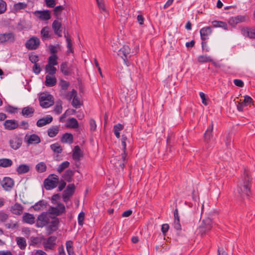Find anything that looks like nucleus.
I'll return each instance as SVG.
<instances>
[{
  "mask_svg": "<svg viewBox=\"0 0 255 255\" xmlns=\"http://www.w3.org/2000/svg\"><path fill=\"white\" fill-rule=\"evenodd\" d=\"M252 178L247 172L244 173L242 181L238 186V191L241 195L249 196L251 191Z\"/></svg>",
  "mask_w": 255,
  "mask_h": 255,
  "instance_id": "1",
  "label": "nucleus"
},
{
  "mask_svg": "<svg viewBox=\"0 0 255 255\" xmlns=\"http://www.w3.org/2000/svg\"><path fill=\"white\" fill-rule=\"evenodd\" d=\"M59 182V178L56 174H50L44 180V187L47 190H52L57 187Z\"/></svg>",
  "mask_w": 255,
  "mask_h": 255,
  "instance_id": "2",
  "label": "nucleus"
},
{
  "mask_svg": "<svg viewBox=\"0 0 255 255\" xmlns=\"http://www.w3.org/2000/svg\"><path fill=\"white\" fill-rule=\"evenodd\" d=\"M39 101L40 106L44 108H47L52 106L54 104L53 97L47 93H41L39 97Z\"/></svg>",
  "mask_w": 255,
  "mask_h": 255,
  "instance_id": "3",
  "label": "nucleus"
},
{
  "mask_svg": "<svg viewBox=\"0 0 255 255\" xmlns=\"http://www.w3.org/2000/svg\"><path fill=\"white\" fill-rule=\"evenodd\" d=\"M212 228V221L211 219L207 218L202 220L198 230L201 236H204L209 233Z\"/></svg>",
  "mask_w": 255,
  "mask_h": 255,
  "instance_id": "4",
  "label": "nucleus"
},
{
  "mask_svg": "<svg viewBox=\"0 0 255 255\" xmlns=\"http://www.w3.org/2000/svg\"><path fill=\"white\" fill-rule=\"evenodd\" d=\"M33 14L42 21H47L51 18V13L49 10H36L33 12Z\"/></svg>",
  "mask_w": 255,
  "mask_h": 255,
  "instance_id": "5",
  "label": "nucleus"
},
{
  "mask_svg": "<svg viewBox=\"0 0 255 255\" xmlns=\"http://www.w3.org/2000/svg\"><path fill=\"white\" fill-rule=\"evenodd\" d=\"M15 40V35L12 32L0 34V43H12Z\"/></svg>",
  "mask_w": 255,
  "mask_h": 255,
  "instance_id": "6",
  "label": "nucleus"
},
{
  "mask_svg": "<svg viewBox=\"0 0 255 255\" xmlns=\"http://www.w3.org/2000/svg\"><path fill=\"white\" fill-rule=\"evenodd\" d=\"M65 210V206L61 203H58L56 207H50L48 211L50 214L59 216L64 213Z\"/></svg>",
  "mask_w": 255,
  "mask_h": 255,
  "instance_id": "7",
  "label": "nucleus"
},
{
  "mask_svg": "<svg viewBox=\"0 0 255 255\" xmlns=\"http://www.w3.org/2000/svg\"><path fill=\"white\" fill-rule=\"evenodd\" d=\"M40 44V40L36 37H33L28 40L25 43V47L29 50L36 49Z\"/></svg>",
  "mask_w": 255,
  "mask_h": 255,
  "instance_id": "8",
  "label": "nucleus"
},
{
  "mask_svg": "<svg viewBox=\"0 0 255 255\" xmlns=\"http://www.w3.org/2000/svg\"><path fill=\"white\" fill-rule=\"evenodd\" d=\"M75 187L74 184H69L63 194L64 202H67L75 191Z\"/></svg>",
  "mask_w": 255,
  "mask_h": 255,
  "instance_id": "9",
  "label": "nucleus"
},
{
  "mask_svg": "<svg viewBox=\"0 0 255 255\" xmlns=\"http://www.w3.org/2000/svg\"><path fill=\"white\" fill-rule=\"evenodd\" d=\"M22 143V139L17 135L13 136L9 141L10 146L14 150L18 149Z\"/></svg>",
  "mask_w": 255,
  "mask_h": 255,
  "instance_id": "10",
  "label": "nucleus"
},
{
  "mask_svg": "<svg viewBox=\"0 0 255 255\" xmlns=\"http://www.w3.org/2000/svg\"><path fill=\"white\" fill-rule=\"evenodd\" d=\"M3 126L5 129L12 130L18 128L19 124L15 120H7L4 122Z\"/></svg>",
  "mask_w": 255,
  "mask_h": 255,
  "instance_id": "11",
  "label": "nucleus"
},
{
  "mask_svg": "<svg viewBox=\"0 0 255 255\" xmlns=\"http://www.w3.org/2000/svg\"><path fill=\"white\" fill-rule=\"evenodd\" d=\"M56 238L54 236H51L47 238L43 243L44 248L46 251L52 250L55 245Z\"/></svg>",
  "mask_w": 255,
  "mask_h": 255,
  "instance_id": "12",
  "label": "nucleus"
},
{
  "mask_svg": "<svg viewBox=\"0 0 255 255\" xmlns=\"http://www.w3.org/2000/svg\"><path fill=\"white\" fill-rule=\"evenodd\" d=\"M1 185L5 190L10 191L14 186V181L10 177H4L2 181Z\"/></svg>",
  "mask_w": 255,
  "mask_h": 255,
  "instance_id": "13",
  "label": "nucleus"
},
{
  "mask_svg": "<svg viewBox=\"0 0 255 255\" xmlns=\"http://www.w3.org/2000/svg\"><path fill=\"white\" fill-rule=\"evenodd\" d=\"M121 161L119 163H117L115 162V160H117L116 158H114L111 160V162H113L115 164V166H119L122 169H124L125 167V164L127 163L128 161L127 158V154L126 151H123V153L121 154Z\"/></svg>",
  "mask_w": 255,
  "mask_h": 255,
  "instance_id": "14",
  "label": "nucleus"
},
{
  "mask_svg": "<svg viewBox=\"0 0 255 255\" xmlns=\"http://www.w3.org/2000/svg\"><path fill=\"white\" fill-rule=\"evenodd\" d=\"M48 217L47 213H43L39 215L37 219V226L38 227H43L48 222Z\"/></svg>",
  "mask_w": 255,
  "mask_h": 255,
  "instance_id": "15",
  "label": "nucleus"
},
{
  "mask_svg": "<svg viewBox=\"0 0 255 255\" xmlns=\"http://www.w3.org/2000/svg\"><path fill=\"white\" fill-rule=\"evenodd\" d=\"M52 29L54 33L59 37L62 36V23L57 20H55L52 24Z\"/></svg>",
  "mask_w": 255,
  "mask_h": 255,
  "instance_id": "16",
  "label": "nucleus"
},
{
  "mask_svg": "<svg viewBox=\"0 0 255 255\" xmlns=\"http://www.w3.org/2000/svg\"><path fill=\"white\" fill-rule=\"evenodd\" d=\"M130 52V49L128 45H124L121 48L118 53L124 60L125 62L127 60V56Z\"/></svg>",
  "mask_w": 255,
  "mask_h": 255,
  "instance_id": "17",
  "label": "nucleus"
},
{
  "mask_svg": "<svg viewBox=\"0 0 255 255\" xmlns=\"http://www.w3.org/2000/svg\"><path fill=\"white\" fill-rule=\"evenodd\" d=\"M242 33L245 36L250 38H255V28H243L241 30Z\"/></svg>",
  "mask_w": 255,
  "mask_h": 255,
  "instance_id": "18",
  "label": "nucleus"
},
{
  "mask_svg": "<svg viewBox=\"0 0 255 255\" xmlns=\"http://www.w3.org/2000/svg\"><path fill=\"white\" fill-rule=\"evenodd\" d=\"M212 29L211 27L208 26L203 27L200 29V33L202 41H205L208 39V37L211 34Z\"/></svg>",
  "mask_w": 255,
  "mask_h": 255,
  "instance_id": "19",
  "label": "nucleus"
},
{
  "mask_svg": "<svg viewBox=\"0 0 255 255\" xmlns=\"http://www.w3.org/2000/svg\"><path fill=\"white\" fill-rule=\"evenodd\" d=\"M25 139L28 144H37L40 142V138L39 136L35 134H32L30 135H26Z\"/></svg>",
  "mask_w": 255,
  "mask_h": 255,
  "instance_id": "20",
  "label": "nucleus"
},
{
  "mask_svg": "<svg viewBox=\"0 0 255 255\" xmlns=\"http://www.w3.org/2000/svg\"><path fill=\"white\" fill-rule=\"evenodd\" d=\"M53 118L51 116H47L39 119L36 123V125L38 127H42L47 124H50L52 122Z\"/></svg>",
  "mask_w": 255,
  "mask_h": 255,
  "instance_id": "21",
  "label": "nucleus"
},
{
  "mask_svg": "<svg viewBox=\"0 0 255 255\" xmlns=\"http://www.w3.org/2000/svg\"><path fill=\"white\" fill-rule=\"evenodd\" d=\"M213 124L212 123L209 127L207 128L205 134H204V140L207 143H208L211 140V139L213 137Z\"/></svg>",
  "mask_w": 255,
  "mask_h": 255,
  "instance_id": "22",
  "label": "nucleus"
},
{
  "mask_svg": "<svg viewBox=\"0 0 255 255\" xmlns=\"http://www.w3.org/2000/svg\"><path fill=\"white\" fill-rule=\"evenodd\" d=\"M57 83V79L55 77L50 75H46L45 77V85L47 87H53Z\"/></svg>",
  "mask_w": 255,
  "mask_h": 255,
  "instance_id": "23",
  "label": "nucleus"
},
{
  "mask_svg": "<svg viewBox=\"0 0 255 255\" xmlns=\"http://www.w3.org/2000/svg\"><path fill=\"white\" fill-rule=\"evenodd\" d=\"M34 109L31 107H26L22 109L21 114L26 117H31L34 113Z\"/></svg>",
  "mask_w": 255,
  "mask_h": 255,
  "instance_id": "24",
  "label": "nucleus"
},
{
  "mask_svg": "<svg viewBox=\"0 0 255 255\" xmlns=\"http://www.w3.org/2000/svg\"><path fill=\"white\" fill-rule=\"evenodd\" d=\"M23 221L29 224H33L35 222V217L32 214L25 213L23 214Z\"/></svg>",
  "mask_w": 255,
  "mask_h": 255,
  "instance_id": "25",
  "label": "nucleus"
},
{
  "mask_svg": "<svg viewBox=\"0 0 255 255\" xmlns=\"http://www.w3.org/2000/svg\"><path fill=\"white\" fill-rule=\"evenodd\" d=\"M11 212L15 215H21L23 212L22 206L18 203L15 204L11 208Z\"/></svg>",
  "mask_w": 255,
  "mask_h": 255,
  "instance_id": "26",
  "label": "nucleus"
},
{
  "mask_svg": "<svg viewBox=\"0 0 255 255\" xmlns=\"http://www.w3.org/2000/svg\"><path fill=\"white\" fill-rule=\"evenodd\" d=\"M30 170L29 166L27 164H20L16 169L18 174H25L29 172Z\"/></svg>",
  "mask_w": 255,
  "mask_h": 255,
  "instance_id": "27",
  "label": "nucleus"
},
{
  "mask_svg": "<svg viewBox=\"0 0 255 255\" xmlns=\"http://www.w3.org/2000/svg\"><path fill=\"white\" fill-rule=\"evenodd\" d=\"M66 127L73 129L77 128L79 127L78 122L76 119L70 118L66 123Z\"/></svg>",
  "mask_w": 255,
  "mask_h": 255,
  "instance_id": "28",
  "label": "nucleus"
},
{
  "mask_svg": "<svg viewBox=\"0 0 255 255\" xmlns=\"http://www.w3.org/2000/svg\"><path fill=\"white\" fill-rule=\"evenodd\" d=\"M16 244L21 250H24L27 246L26 240L23 237H16L15 239Z\"/></svg>",
  "mask_w": 255,
  "mask_h": 255,
  "instance_id": "29",
  "label": "nucleus"
},
{
  "mask_svg": "<svg viewBox=\"0 0 255 255\" xmlns=\"http://www.w3.org/2000/svg\"><path fill=\"white\" fill-rule=\"evenodd\" d=\"M61 95L63 98L70 101L72 99H73V98L76 96L77 92L76 90L73 89L72 90V91L67 93L66 92V91L65 92L62 93Z\"/></svg>",
  "mask_w": 255,
  "mask_h": 255,
  "instance_id": "30",
  "label": "nucleus"
},
{
  "mask_svg": "<svg viewBox=\"0 0 255 255\" xmlns=\"http://www.w3.org/2000/svg\"><path fill=\"white\" fill-rule=\"evenodd\" d=\"M59 131V127L58 126H53L49 128L47 130L48 135L50 137L55 136Z\"/></svg>",
  "mask_w": 255,
  "mask_h": 255,
  "instance_id": "31",
  "label": "nucleus"
},
{
  "mask_svg": "<svg viewBox=\"0 0 255 255\" xmlns=\"http://www.w3.org/2000/svg\"><path fill=\"white\" fill-rule=\"evenodd\" d=\"M73 135L70 133H64L61 138V142L63 143H72L73 142Z\"/></svg>",
  "mask_w": 255,
  "mask_h": 255,
  "instance_id": "32",
  "label": "nucleus"
},
{
  "mask_svg": "<svg viewBox=\"0 0 255 255\" xmlns=\"http://www.w3.org/2000/svg\"><path fill=\"white\" fill-rule=\"evenodd\" d=\"M12 161L9 158L0 159V167H9L12 165Z\"/></svg>",
  "mask_w": 255,
  "mask_h": 255,
  "instance_id": "33",
  "label": "nucleus"
},
{
  "mask_svg": "<svg viewBox=\"0 0 255 255\" xmlns=\"http://www.w3.org/2000/svg\"><path fill=\"white\" fill-rule=\"evenodd\" d=\"M74 171L71 169L67 170L63 175L64 180L68 182H70L72 180V177L74 175Z\"/></svg>",
  "mask_w": 255,
  "mask_h": 255,
  "instance_id": "34",
  "label": "nucleus"
},
{
  "mask_svg": "<svg viewBox=\"0 0 255 255\" xmlns=\"http://www.w3.org/2000/svg\"><path fill=\"white\" fill-rule=\"evenodd\" d=\"M46 202L44 200H40L37 203H36L33 208L35 211L42 210L46 208Z\"/></svg>",
  "mask_w": 255,
  "mask_h": 255,
  "instance_id": "35",
  "label": "nucleus"
},
{
  "mask_svg": "<svg viewBox=\"0 0 255 255\" xmlns=\"http://www.w3.org/2000/svg\"><path fill=\"white\" fill-rule=\"evenodd\" d=\"M73 158L75 160H79L81 156V149L79 146H75L73 152Z\"/></svg>",
  "mask_w": 255,
  "mask_h": 255,
  "instance_id": "36",
  "label": "nucleus"
},
{
  "mask_svg": "<svg viewBox=\"0 0 255 255\" xmlns=\"http://www.w3.org/2000/svg\"><path fill=\"white\" fill-rule=\"evenodd\" d=\"M124 129V126L121 124H118L114 126V132L117 137L119 138L120 137V131Z\"/></svg>",
  "mask_w": 255,
  "mask_h": 255,
  "instance_id": "37",
  "label": "nucleus"
},
{
  "mask_svg": "<svg viewBox=\"0 0 255 255\" xmlns=\"http://www.w3.org/2000/svg\"><path fill=\"white\" fill-rule=\"evenodd\" d=\"M69 83L64 80H61L59 82V86L61 87L60 93L65 92L69 86Z\"/></svg>",
  "mask_w": 255,
  "mask_h": 255,
  "instance_id": "38",
  "label": "nucleus"
},
{
  "mask_svg": "<svg viewBox=\"0 0 255 255\" xmlns=\"http://www.w3.org/2000/svg\"><path fill=\"white\" fill-rule=\"evenodd\" d=\"M215 27H222L225 30H228V25L226 23L221 21H214L212 22Z\"/></svg>",
  "mask_w": 255,
  "mask_h": 255,
  "instance_id": "39",
  "label": "nucleus"
},
{
  "mask_svg": "<svg viewBox=\"0 0 255 255\" xmlns=\"http://www.w3.org/2000/svg\"><path fill=\"white\" fill-rule=\"evenodd\" d=\"M27 6V4L25 2H18L14 4L13 10L15 12H17L21 9L25 8Z\"/></svg>",
  "mask_w": 255,
  "mask_h": 255,
  "instance_id": "40",
  "label": "nucleus"
},
{
  "mask_svg": "<svg viewBox=\"0 0 255 255\" xmlns=\"http://www.w3.org/2000/svg\"><path fill=\"white\" fill-rule=\"evenodd\" d=\"M58 57L56 54H52L48 58V64L49 65L55 66L58 64L57 62Z\"/></svg>",
  "mask_w": 255,
  "mask_h": 255,
  "instance_id": "41",
  "label": "nucleus"
},
{
  "mask_svg": "<svg viewBox=\"0 0 255 255\" xmlns=\"http://www.w3.org/2000/svg\"><path fill=\"white\" fill-rule=\"evenodd\" d=\"M35 168L37 172L42 173L46 170L47 166L45 163L41 162L36 165Z\"/></svg>",
  "mask_w": 255,
  "mask_h": 255,
  "instance_id": "42",
  "label": "nucleus"
},
{
  "mask_svg": "<svg viewBox=\"0 0 255 255\" xmlns=\"http://www.w3.org/2000/svg\"><path fill=\"white\" fill-rule=\"evenodd\" d=\"M66 249L68 255H74V252L73 248V242L71 241L66 242Z\"/></svg>",
  "mask_w": 255,
  "mask_h": 255,
  "instance_id": "43",
  "label": "nucleus"
},
{
  "mask_svg": "<svg viewBox=\"0 0 255 255\" xmlns=\"http://www.w3.org/2000/svg\"><path fill=\"white\" fill-rule=\"evenodd\" d=\"M212 61L211 57L207 55H200L198 57V61L201 63L212 62Z\"/></svg>",
  "mask_w": 255,
  "mask_h": 255,
  "instance_id": "44",
  "label": "nucleus"
},
{
  "mask_svg": "<svg viewBox=\"0 0 255 255\" xmlns=\"http://www.w3.org/2000/svg\"><path fill=\"white\" fill-rule=\"evenodd\" d=\"M45 70L49 75H53L56 73L57 69L54 66L47 64L45 66Z\"/></svg>",
  "mask_w": 255,
  "mask_h": 255,
  "instance_id": "45",
  "label": "nucleus"
},
{
  "mask_svg": "<svg viewBox=\"0 0 255 255\" xmlns=\"http://www.w3.org/2000/svg\"><path fill=\"white\" fill-rule=\"evenodd\" d=\"M70 165L69 162L67 161H65L61 163L57 168V171L60 173H61L65 169L69 167Z\"/></svg>",
  "mask_w": 255,
  "mask_h": 255,
  "instance_id": "46",
  "label": "nucleus"
},
{
  "mask_svg": "<svg viewBox=\"0 0 255 255\" xmlns=\"http://www.w3.org/2000/svg\"><path fill=\"white\" fill-rule=\"evenodd\" d=\"M65 37L66 39L67 47L68 48V52L73 53L74 52L73 48H72V44L70 38L67 35H65Z\"/></svg>",
  "mask_w": 255,
  "mask_h": 255,
  "instance_id": "47",
  "label": "nucleus"
},
{
  "mask_svg": "<svg viewBox=\"0 0 255 255\" xmlns=\"http://www.w3.org/2000/svg\"><path fill=\"white\" fill-rule=\"evenodd\" d=\"M41 35L45 38H49V28L48 26L44 27L41 30Z\"/></svg>",
  "mask_w": 255,
  "mask_h": 255,
  "instance_id": "48",
  "label": "nucleus"
},
{
  "mask_svg": "<svg viewBox=\"0 0 255 255\" xmlns=\"http://www.w3.org/2000/svg\"><path fill=\"white\" fill-rule=\"evenodd\" d=\"M98 7L101 12H107V9L105 7L104 0H96Z\"/></svg>",
  "mask_w": 255,
  "mask_h": 255,
  "instance_id": "49",
  "label": "nucleus"
},
{
  "mask_svg": "<svg viewBox=\"0 0 255 255\" xmlns=\"http://www.w3.org/2000/svg\"><path fill=\"white\" fill-rule=\"evenodd\" d=\"M54 111L56 114L58 115L61 113L62 111V102L61 101H59L56 103L54 107Z\"/></svg>",
  "mask_w": 255,
  "mask_h": 255,
  "instance_id": "50",
  "label": "nucleus"
},
{
  "mask_svg": "<svg viewBox=\"0 0 255 255\" xmlns=\"http://www.w3.org/2000/svg\"><path fill=\"white\" fill-rule=\"evenodd\" d=\"M60 70L65 75L69 74V68L66 63H63L61 64Z\"/></svg>",
  "mask_w": 255,
  "mask_h": 255,
  "instance_id": "51",
  "label": "nucleus"
},
{
  "mask_svg": "<svg viewBox=\"0 0 255 255\" xmlns=\"http://www.w3.org/2000/svg\"><path fill=\"white\" fill-rule=\"evenodd\" d=\"M50 147L54 152L58 153H61L62 150L61 147L57 143L51 144Z\"/></svg>",
  "mask_w": 255,
  "mask_h": 255,
  "instance_id": "52",
  "label": "nucleus"
},
{
  "mask_svg": "<svg viewBox=\"0 0 255 255\" xmlns=\"http://www.w3.org/2000/svg\"><path fill=\"white\" fill-rule=\"evenodd\" d=\"M64 9V7L63 6L59 5L57 6H56L54 10H53V13L55 16L58 17V16H59L63 10Z\"/></svg>",
  "mask_w": 255,
  "mask_h": 255,
  "instance_id": "53",
  "label": "nucleus"
},
{
  "mask_svg": "<svg viewBox=\"0 0 255 255\" xmlns=\"http://www.w3.org/2000/svg\"><path fill=\"white\" fill-rule=\"evenodd\" d=\"M81 102L80 100L77 98V95L73 98L72 102V105L73 107L78 109L80 108L81 106Z\"/></svg>",
  "mask_w": 255,
  "mask_h": 255,
  "instance_id": "54",
  "label": "nucleus"
},
{
  "mask_svg": "<svg viewBox=\"0 0 255 255\" xmlns=\"http://www.w3.org/2000/svg\"><path fill=\"white\" fill-rule=\"evenodd\" d=\"M6 3L3 0H0V14L3 13L6 10Z\"/></svg>",
  "mask_w": 255,
  "mask_h": 255,
  "instance_id": "55",
  "label": "nucleus"
},
{
  "mask_svg": "<svg viewBox=\"0 0 255 255\" xmlns=\"http://www.w3.org/2000/svg\"><path fill=\"white\" fill-rule=\"evenodd\" d=\"M58 224V220L57 219H54L51 222L50 228L53 231L56 230L57 226Z\"/></svg>",
  "mask_w": 255,
  "mask_h": 255,
  "instance_id": "56",
  "label": "nucleus"
},
{
  "mask_svg": "<svg viewBox=\"0 0 255 255\" xmlns=\"http://www.w3.org/2000/svg\"><path fill=\"white\" fill-rule=\"evenodd\" d=\"M8 218V215L6 213L2 211H0V222H4Z\"/></svg>",
  "mask_w": 255,
  "mask_h": 255,
  "instance_id": "57",
  "label": "nucleus"
},
{
  "mask_svg": "<svg viewBox=\"0 0 255 255\" xmlns=\"http://www.w3.org/2000/svg\"><path fill=\"white\" fill-rule=\"evenodd\" d=\"M89 124L90 127V130L91 131H94L96 129L97 125L96 124V122L93 119H90L89 121Z\"/></svg>",
  "mask_w": 255,
  "mask_h": 255,
  "instance_id": "58",
  "label": "nucleus"
},
{
  "mask_svg": "<svg viewBox=\"0 0 255 255\" xmlns=\"http://www.w3.org/2000/svg\"><path fill=\"white\" fill-rule=\"evenodd\" d=\"M127 140V137L125 135H123L122 136V145L123 147V151H126V140Z\"/></svg>",
  "mask_w": 255,
  "mask_h": 255,
  "instance_id": "59",
  "label": "nucleus"
},
{
  "mask_svg": "<svg viewBox=\"0 0 255 255\" xmlns=\"http://www.w3.org/2000/svg\"><path fill=\"white\" fill-rule=\"evenodd\" d=\"M252 101L253 100L250 97L248 96H246L244 97V100L243 101V102L244 103V105L248 106L250 104H251Z\"/></svg>",
  "mask_w": 255,
  "mask_h": 255,
  "instance_id": "60",
  "label": "nucleus"
},
{
  "mask_svg": "<svg viewBox=\"0 0 255 255\" xmlns=\"http://www.w3.org/2000/svg\"><path fill=\"white\" fill-rule=\"evenodd\" d=\"M45 2L48 7H54L56 4L55 0H45Z\"/></svg>",
  "mask_w": 255,
  "mask_h": 255,
  "instance_id": "61",
  "label": "nucleus"
},
{
  "mask_svg": "<svg viewBox=\"0 0 255 255\" xmlns=\"http://www.w3.org/2000/svg\"><path fill=\"white\" fill-rule=\"evenodd\" d=\"M18 128L23 129H27L29 128V124L26 122L22 121L19 125Z\"/></svg>",
  "mask_w": 255,
  "mask_h": 255,
  "instance_id": "62",
  "label": "nucleus"
},
{
  "mask_svg": "<svg viewBox=\"0 0 255 255\" xmlns=\"http://www.w3.org/2000/svg\"><path fill=\"white\" fill-rule=\"evenodd\" d=\"M29 60L34 64H36V62L38 61V57L36 55H30L29 56Z\"/></svg>",
  "mask_w": 255,
  "mask_h": 255,
  "instance_id": "63",
  "label": "nucleus"
},
{
  "mask_svg": "<svg viewBox=\"0 0 255 255\" xmlns=\"http://www.w3.org/2000/svg\"><path fill=\"white\" fill-rule=\"evenodd\" d=\"M59 186H58V190L59 191H62L66 186V183L64 181V180H61L60 181L59 180Z\"/></svg>",
  "mask_w": 255,
  "mask_h": 255,
  "instance_id": "64",
  "label": "nucleus"
}]
</instances>
